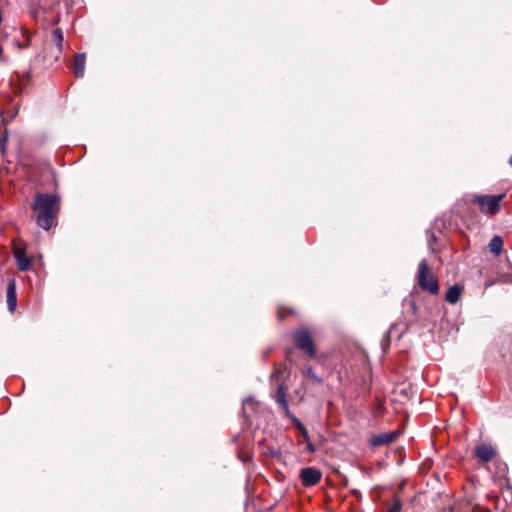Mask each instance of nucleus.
Returning a JSON list of instances; mask_svg holds the SVG:
<instances>
[{"label": "nucleus", "mask_w": 512, "mask_h": 512, "mask_svg": "<svg viewBox=\"0 0 512 512\" xmlns=\"http://www.w3.org/2000/svg\"><path fill=\"white\" fill-rule=\"evenodd\" d=\"M402 502L398 497H394L391 503L385 504V510L383 512H401Z\"/></svg>", "instance_id": "2eb2a0df"}, {"label": "nucleus", "mask_w": 512, "mask_h": 512, "mask_svg": "<svg viewBox=\"0 0 512 512\" xmlns=\"http://www.w3.org/2000/svg\"><path fill=\"white\" fill-rule=\"evenodd\" d=\"M418 286L432 295L439 293V284L436 275L433 273L426 259L420 261L416 273Z\"/></svg>", "instance_id": "f03ea898"}, {"label": "nucleus", "mask_w": 512, "mask_h": 512, "mask_svg": "<svg viewBox=\"0 0 512 512\" xmlns=\"http://www.w3.org/2000/svg\"><path fill=\"white\" fill-rule=\"evenodd\" d=\"M290 417L293 419L296 427L299 429V431L301 432V435L303 436V440L304 441H308V438H309V434H308V431L307 429L304 427V425L294 416L290 415Z\"/></svg>", "instance_id": "f3484780"}, {"label": "nucleus", "mask_w": 512, "mask_h": 512, "mask_svg": "<svg viewBox=\"0 0 512 512\" xmlns=\"http://www.w3.org/2000/svg\"><path fill=\"white\" fill-rule=\"evenodd\" d=\"M7 141H8V133L5 130L3 135L0 137V151L2 153L5 152V147H6Z\"/></svg>", "instance_id": "a211bd4d"}, {"label": "nucleus", "mask_w": 512, "mask_h": 512, "mask_svg": "<svg viewBox=\"0 0 512 512\" xmlns=\"http://www.w3.org/2000/svg\"><path fill=\"white\" fill-rule=\"evenodd\" d=\"M461 293L462 288L459 285L455 284L451 286L446 292L445 300L450 304H456L460 299Z\"/></svg>", "instance_id": "f8f14e48"}, {"label": "nucleus", "mask_w": 512, "mask_h": 512, "mask_svg": "<svg viewBox=\"0 0 512 512\" xmlns=\"http://www.w3.org/2000/svg\"><path fill=\"white\" fill-rule=\"evenodd\" d=\"M304 374L313 383H316V384H321L322 383V379L319 376L316 375V373L314 372L312 367H310V366L305 367L304 368Z\"/></svg>", "instance_id": "dca6fc26"}, {"label": "nucleus", "mask_w": 512, "mask_h": 512, "mask_svg": "<svg viewBox=\"0 0 512 512\" xmlns=\"http://www.w3.org/2000/svg\"><path fill=\"white\" fill-rule=\"evenodd\" d=\"M510 164L512 165V157L510 158Z\"/></svg>", "instance_id": "412c9836"}, {"label": "nucleus", "mask_w": 512, "mask_h": 512, "mask_svg": "<svg viewBox=\"0 0 512 512\" xmlns=\"http://www.w3.org/2000/svg\"><path fill=\"white\" fill-rule=\"evenodd\" d=\"M321 477L320 470L315 467L303 468L300 471V479L305 487L316 485L321 480Z\"/></svg>", "instance_id": "39448f33"}, {"label": "nucleus", "mask_w": 512, "mask_h": 512, "mask_svg": "<svg viewBox=\"0 0 512 512\" xmlns=\"http://www.w3.org/2000/svg\"><path fill=\"white\" fill-rule=\"evenodd\" d=\"M13 254L16 259L18 269L20 271H27L31 266V260L26 256L25 249L20 246H15Z\"/></svg>", "instance_id": "423d86ee"}, {"label": "nucleus", "mask_w": 512, "mask_h": 512, "mask_svg": "<svg viewBox=\"0 0 512 512\" xmlns=\"http://www.w3.org/2000/svg\"><path fill=\"white\" fill-rule=\"evenodd\" d=\"M32 209L38 213L37 224L41 228L49 230L59 211V198L52 194H37Z\"/></svg>", "instance_id": "f257e3e1"}, {"label": "nucleus", "mask_w": 512, "mask_h": 512, "mask_svg": "<svg viewBox=\"0 0 512 512\" xmlns=\"http://www.w3.org/2000/svg\"><path fill=\"white\" fill-rule=\"evenodd\" d=\"M86 55L79 53L75 56V60L72 66L73 73L77 78H82L85 72Z\"/></svg>", "instance_id": "9d476101"}, {"label": "nucleus", "mask_w": 512, "mask_h": 512, "mask_svg": "<svg viewBox=\"0 0 512 512\" xmlns=\"http://www.w3.org/2000/svg\"><path fill=\"white\" fill-rule=\"evenodd\" d=\"M398 434L396 432H386L380 435L373 436L370 440L372 446L378 447L385 444H390L396 440Z\"/></svg>", "instance_id": "0eeeda50"}, {"label": "nucleus", "mask_w": 512, "mask_h": 512, "mask_svg": "<svg viewBox=\"0 0 512 512\" xmlns=\"http://www.w3.org/2000/svg\"><path fill=\"white\" fill-rule=\"evenodd\" d=\"M305 442L307 443V447H306L307 451L309 453H314L315 452V446L311 443L310 438H308V441H305Z\"/></svg>", "instance_id": "6ab92c4d"}, {"label": "nucleus", "mask_w": 512, "mask_h": 512, "mask_svg": "<svg viewBox=\"0 0 512 512\" xmlns=\"http://www.w3.org/2000/svg\"><path fill=\"white\" fill-rule=\"evenodd\" d=\"M7 304L8 309L13 312L17 306V297H16V286L14 281H10L7 286Z\"/></svg>", "instance_id": "9b49d317"}, {"label": "nucleus", "mask_w": 512, "mask_h": 512, "mask_svg": "<svg viewBox=\"0 0 512 512\" xmlns=\"http://www.w3.org/2000/svg\"><path fill=\"white\" fill-rule=\"evenodd\" d=\"M287 394V387H285L283 384H280L278 386L277 392L274 396L275 401L283 408L287 416H290V411L288 407V402L286 399Z\"/></svg>", "instance_id": "1a4fd4ad"}, {"label": "nucleus", "mask_w": 512, "mask_h": 512, "mask_svg": "<svg viewBox=\"0 0 512 512\" xmlns=\"http://www.w3.org/2000/svg\"><path fill=\"white\" fill-rule=\"evenodd\" d=\"M476 457L482 462H488L495 456V450L490 445H481L475 449Z\"/></svg>", "instance_id": "6e6552de"}, {"label": "nucleus", "mask_w": 512, "mask_h": 512, "mask_svg": "<svg viewBox=\"0 0 512 512\" xmlns=\"http://www.w3.org/2000/svg\"><path fill=\"white\" fill-rule=\"evenodd\" d=\"M293 341L297 348L304 353H307L309 357L313 358L316 353V348L309 330L305 327H301L293 332Z\"/></svg>", "instance_id": "7ed1b4c3"}, {"label": "nucleus", "mask_w": 512, "mask_h": 512, "mask_svg": "<svg viewBox=\"0 0 512 512\" xmlns=\"http://www.w3.org/2000/svg\"><path fill=\"white\" fill-rule=\"evenodd\" d=\"M503 198L504 194L475 195L473 197V202L479 206L482 212L495 215L500 209V202L503 200Z\"/></svg>", "instance_id": "20e7f679"}, {"label": "nucleus", "mask_w": 512, "mask_h": 512, "mask_svg": "<svg viewBox=\"0 0 512 512\" xmlns=\"http://www.w3.org/2000/svg\"><path fill=\"white\" fill-rule=\"evenodd\" d=\"M52 36H53L55 45L57 46L58 53H61L62 49H63V41H64V36H63L62 30L60 28H55L52 31Z\"/></svg>", "instance_id": "4468645a"}, {"label": "nucleus", "mask_w": 512, "mask_h": 512, "mask_svg": "<svg viewBox=\"0 0 512 512\" xmlns=\"http://www.w3.org/2000/svg\"><path fill=\"white\" fill-rule=\"evenodd\" d=\"M2 57H3V49H2V47L0 46V59H2Z\"/></svg>", "instance_id": "aec40b11"}, {"label": "nucleus", "mask_w": 512, "mask_h": 512, "mask_svg": "<svg viewBox=\"0 0 512 512\" xmlns=\"http://www.w3.org/2000/svg\"><path fill=\"white\" fill-rule=\"evenodd\" d=\"M490 251L496 256L500 255L503 247V240L500 236H494L488 245Z\"/></svg>", "instance_id": "ddd939ff"}]
</instances>
